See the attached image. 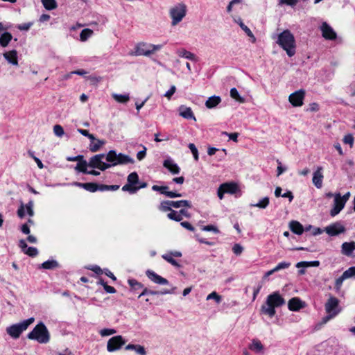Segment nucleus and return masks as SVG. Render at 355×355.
Listing matches in <instances>:
<instances>
[{
  "label": "nucleus",
  "instance_id": "6",
  "mask_svg": "<svg viewBox=\"0 0 355 355\" xmlns=\"http://www.w3.org/2000/svg\"><path fill=\"white\" fill-rule=\"evenodd\" d=\"M35 321L34 318H30L19 323L12 324L6 329L8 334L13 338H18L21 334L27 329L29 325L33 324Z\"/></svg>",
  "mask_w": 355,
  "mask_h": 355
},
{
  "label": "nucleus",
  "instance_id": "18",
  "mask_svg": "<svg viewBox=\"0 0 355 355\" xmlns=\"http://www.w3.org/2000/svg\"><path fill=\"white\" fill-rule=\"evenodd\" d=\"M3 56L9 64L18 66V55L16 50L6 51L3 54Z\"/></svg>",
  "mask_w": 355,
  "mask_h": 355
},
{
  "label": "nucleus",
  "instance_id": "45",
  "mask_svg": "<svg viewBox=\"0 0 355 355\" xmlns=\"http://www.w3.org/2000/svg\"><path fill=\"white\" fill-rule=\"evenodd\" d=\"M116 333L114 329H103L99 331L100 335L102 337L109 336Z\"/></svg>",
  "mask_w": 355,
  "mask_h": 355
},
{
  "label": "nucleus",
  "instance_id": "19",
  "mask_svg": "<svg viewBox=\"0 0 355 355\" xmlns=\"http://www.w3.org/2000/svg\"><path fill=\"white\" fill-rule=\"evenodd\" d=\"M179 114L186 119H193V121H196V118L195 117L191 107H186L184 105H181L179 107Z\"/></svg>",
  "mask_w": 355,
  "mask_h": 355
},
{
  "label": "nucleus",
  "instance_id": "32",
  "mask_svg": "<svg viewBox=\"0 0 355 355\" xmlns=\"http://www.w3.org/2000/svg\"><path fill=\"white\" fill-rule=\"evenodd\" d=\"M171 205L174 208H180V207H191V203L190 201L187 200H181L177 201L171 200Z\"/></svg>",
  "mask_w": 355,
  "mask_h": 355
},
{
  "label": "nucleus",
  "instance_id": "8",
  "mask_svg": "<svg viewBox=\"0 0 355 355\" xmlns=\"http://www.w3.org/2000/svg\"><path fill=\"white\" fill-rule=\"evenodd\" d=\"M105 154H98L92 157L88 162L89 167L105 171L111 167V164L103 162Z\"/></svg>",
  "mask_w": 355,
  "mask_h": 355
},
{
  "label": "nucleus",
  "instance_id": "43",
  "mask_svg": "<svg viewBox=\"0 0 355 355\" xmlns=\"http://www.w3.org/2000/svg\"><path fill=\"white\" fill-rule=\"evenodd\" d=\"M167 217L169 219L177 221V222H180L183 219L182 216H180V214L178 213V211H175V210H171V212H169L167 214Z\"/></svg>",
  "mask_w": 355,
  "mask_h": 355
},
{
  "label": "nucleus",
  "instance_id": "24",
  "mask_svg": "<svg viewBox=\"0 0 355 355\" xmlns=\"http://www.w3.org/2000/svg\"><path fill=\"white\" fill-rule=\"evenodd\" d=\"M226 193L234 194L239 191L237 184L234 182H227L221 184Z\"/></svg>",
  "mask_w": 355,
  "mask_h": 355
},
{
  "label": "nucleus",
  "instance_id": "20",
  "mask_svg": "<svg viewBox=\"0 0 355 355\" xmlns=\"http://www.w3.org/2000/svg\"><path fill=\"white\" fill-rule=\"evenodd\" d=\"M176 53L178 54V55L179 57L184 58H186L187 60H191L193 62L198 61L197 56L194 53H191V51H187L185 49L182 48V49H178L176 51Z\"/></svg>",
  "mask_w": 355,
  "mask_h": 355
},
{
  "label": "nucleus",
  "instance_id": "2",
  "mask_svg": "<svg viewBox=\"0 0 355 355\" xmlns=\"http://www.w3.org/2000/svg\"><path fill=\"white\" fill-rule=\"evenodd\" d=\"M285 304V300L278 292H274L267 297L265 305L261 307V311L270 317H273L275 313V308Z\"/></svg>",
  "mask_w": 355,
  "mask_h": 355
},
{
  "label": "nucleus",
  "instance_id": "31",
  "mask_svg": "<svg viewBox=\"0 0 355 355\" xmlns=\"http://www.w3.org/2000/svg\"><path fill=\"white\" fill-rule=\"evenodd\" d=\"M270 203V199L268 197H263L261 199H260L258 202L255 204H251L250 206L255 207L259 209H266Z\"/></svg>",
  "mask_w": 355,
  "mask_h": 355
},
{
  "label": "nucleus",
  "instance_id": "50",
  "mask_svg": "<svg viewBox=\"0 0 355 355\" xmlns=\"http://www.w3.org/2000/svg\"><path fill=\"white\" fill-rule=\"evenodd\" d=\"M24 206H25V209L27 211V214L30 216H33L34 215L33 202L32 200H31Z\"/></svg>",
  "mask_w": 355,
  "mask_h": 355
},
{
  "label": "nucleus",
  "instance_id": "15",
  "mask_svg": "<svg viewBox=\"0 0 355 355\" xmlns=\"http://www.w3.org/2000/svg\"><path fill=\"white\" fill-rule=\"evenodd\" d=\"M146 274L147 277L155 284L159 285H166L168 284V282L166 279L161 277L153 270H148L146 272Z\"/></svg>",
  "mask_w": 355,
  "mask_h": 355
},
{
  "label": "nucleus",
  "instance_id": "9",
  "mask_svg": "<svg viewBox=\"0 0 355 355\" xmlns=\"http://www.w3.org/2000/svg\"><path fill=\"white\" fill-rule=\"evenodd\" d=\"M305 94L304 89L295 91L289 95L288 101L293 107H301L304 103Z\"/></svg>",
  "mask_w": 355,
  "mask_h": 355
},
{
  "label": "nucleus",
  "instance_id": "46",
  "mask_svg": "<svg viewBox=\"0 0 355 355\" xmlns=\"http://www.w3.org/2000/svg\"><path fill=\"white\" fill-rule=\"evenodd\" d=\"M138 180H139V177H138V175L137 173L135 172H133V173H131L128 176V182L130 184H135L137 183L138 182Z\"/></svg>",
  "mask_w": 355,
  "mask_h": 355
},
{
  "label": "nucleus",
  "instance_id": "13",
  "mask_svg": "<svg viewBox=\"0 0 355 355\" xmlns=\"http://www.w3.org/2000/svg\"><path fill=\"white\" fill-rule=\"evenodd\" d=\"M322 35L326 40H335L336 38V33L334 29L326 22H323L320 26Z\"/></svg>",
  "mask_w": 355,
  "mask_h": 355
},
{
  "label": "nucleus",
  "instance_id": "22",
  "mask_svg": "<svg viewBox=\"0 0 355 355\" xmlns=\"http://www.w3.org/2000/svg\"><path fill=\"white\" fill-rule=\"evenodd\" d=\"M163 166L172 174H178L180 173V167L170 158L164 161Z\"/></svg>",
  "mask_w": 355,
  "mask_h": 355
},
{
  "label": "nucleus",
  "instance_id": "28",
  "mask_svg": "<svg viewBox=\"0 0 355 355\" xmlns=\"http://www.w3.org/2000/svg\"><path fill=\"white\" fill-rule=\"evenodd\" d=\"M12 39V35L9 32H4L0 35V46L5 48L8 46Z\"/></svg>",
  "mask_w": 355,
  "mask_h": 355
},
{
  "label": "nucleus",
  "instance_id": "53",
  "mask_svg": "<svg viewBox=\"0 0 355 355\" xmlns=\"http://www.w3.org/2000/svg\"><path fill=\"white\" fill-rule=\"evenodd\" d=\"M189 148L191 150L195 160L198 161L199 159V156H198V149L196 147V146L193 144H189Z\"/></svg>",
  "mask_w": 355,
  "mask_h": 355
},
{
  "label": "nucleus",
  "instance_id": "40",
  "mask_svg": "<svg viewBox=\"0 0 355 355\" xmlns=\"http://www.w3.org/2000/svg\"><path fill=\"white\" fill-rule=\"evenodd\" d=\"M172 207H173V206L171 205V200H165V201H162L160 203V205L159 206V209L164 212H166V211L171 212V210H173L171 209Z\"/></svg>",
  "mask_w": 355,
  "mask_h": 355
},
{
  "label": "nucleus",
  "instance_id": "23",
  "mask_svg": "<svg viewBox=\"0 0 355 355\" xmlns=\"http://www.w3.org/2000/svg\"><path fill=\"white\" fill-rule=\"evenodd\" d=\"M221 102V98L219 96H212L207 98L205 102V106L208 109L216 107Z\"/></svg>",
  "mask_w": 355,
  "mask_h": 355
},
{
  "label": "nucleus",
  "instance_id": "55",
  "mask_svg": "<svg viewBox=\"0 0 355 355\" xmlns=\"http://www.w3.org/2000/svg\"><path fill=\"white\" fill-rule=\"evenodd\" d=\"M202 231H206V232H214L216 234H218L219 233L218 229L216 226L212 225L203 226L202 227Z\"/></svg>",
  "mask_w": 355,
  "mask_h": 355
},
{
  "label": "nucleus",
  "instance_id": "54",
  "mask_svg": "<svg viewBox=\"0 0 355 355\" xmlns=\"http://www.w3.org/2000/svg\"><path fill=\"white\" fill-rule=\"evenodd\" d=\"M343 142L346 144H349L350 147H352L354 144L353 135L351 134L346 135L343 138Z\"/></svg>",
  "mask_w": 355,
  "mask_h": 355
},
{
  "label": "nucleus",
  "instance_id": "52",
  "mask_svg": "<svg viewBox=\"0 0 355 355\" xmlns=\"http://www.w3.org/2000/svg\"><path fill=\"white\" fill-rule=\"evenodd\" d=\"M189 148L191 150L195 160L198 161L199 159V156H198V149L196 147V146L193 144H189Z\"/></svg>",
  "mask_w": 355,
  "mask_h": 355
},
{
  "label": "nucleus",
  "instance_id": "11",
  "mask_svg": "<svg viewBox=\"0 0 355 355\" xmlns=\"http://www.w3.org/2000/svg\"><path fill=\"white\" fill-rule=\"evenodd\" d=\"M324 231L328 235L335 236L344 233L346 231V229L340 222H336L327 226Z\"/></svg>",
  "mask_w": 355,
  "mask_h": 355
},
{
  "label": "nucleus",
  "instance_id": "12",
  "mask_svg": "<svg viewBox=\"0 0 355 355\" xmlns=\"http://www.w3.org/2000/svg\"><path fill=\"white\" fill-rule=\"evenodd\" d=\"M345 205V202L341 198L340 193H335L334 205L332 209L330 211V215L331 216H336L344 208Z\"/></svg>",
  "mask_w": 355,
  "mask_h": 355
},
{
  "label": "nucleus",
  "instance_id": "60",
  "mask_svg": "<svg viewBox=\"0 0 355 355\" xmlns=\"http://www.w3.org/2000/svg\"><path fill=\"white\" fill-rule=\"evenodd\" d=\"M128 284L132 288H139L142 287V285L135 279H129Z\"/></svg>",
  "mask_w": 355,
  "mask_h": 355
},
{
  "label": "nucleus",
  "instance_id": "27",
  "mask_svg": "<svg viewBox=\"0 0 355 355\" xmlns=\"http://www.w3.org/2000/svg\"><path fill=\"white\" fill-rule=\"evenodd\" d=\"M126 350H134L139 355H146V351L144 346L140 345L129 344L125 346Z\"/></svg>",
  "mask_w": 355,
  "mask_h": 355
},
{
  "label": "nucleus",
  "instance_id": "59",
  "mask_svg": "<svg viewBox=\"0 0 355 355\" xmlns=\"http://www.w3.org/2000/svg\"><path fill=\"white\" fill-rule=\"evenodd\" d=\"M346 279H347V278L344 277V272H343V275L336 280V288L337 290L340 289V288L341 287V286L343 284V281Z\"/></svg>",
  "mask_w": 355,
  "mask_h": 355
},
{
  "label": "nucleus",
  "instance_id": "57",
  "mask_svg": "<svg viewBox=\"0 0 355 355\" xmlns=\"http://www.w3.org/2000/svg\"><path fill=\"white\" fill-rule=\"evenodd\" d=\"M232 251L236 255H240L243 251V248L240 244L236 243L233 246Z\"/></svg>",
  "mask_w": 355,
  "mask_h": 355
},
{
  "label": "nucleus",
  "instance_id": "62",
  "mask_svg": "<svg viewBox=\"0 0 355 355\" xmlns=\"http://www.w3.org/2000/svg\"><path fill=\"white\" fill-rule=\"evenodd\" d=\"M17 215L21 218L25 216V206L22 202L21 203L20 207L17 210Z\"/></svg>",
  "mask_w": 355,
  "mask_h": 355
},
{
  "label": "nucleus",
  "instance_id": "56",
  "mask_svg": "<svg viewBox=\"0 0 355 355\" xmlns=\"http://www.w3.org/2000/svg\"><path fill=\"white\" fill-rule=\"evenodd\" d=\"M24 253L28 254V255H29V256H31V257H34V256L37 254L38 251H37V248H35L28 247L24 251Z\"/></svg>",
  "mask_w": 355,
  "mask_h": 355
},
{
  "label": "nucleus",
  "instance_id": "4",
  "mask_svg": "<svg viewBox=\"0 0 355 355\" xmlns=\"http://www.w3.org/2000/svg\"><path fill=\"white\" fill-rule=\"evenodd\" d=\"M163 44H153L141 42L135 46V51L130 53L132 55L148 57L163 48Z\"/></svg>",
  "mask_w": 355,
  "mask_h": 355
},
{
  "label": "nucleus",
  "instance_id": "49",
  "mask_svg": "<svg viewBox=\"0 0 355 355\" xmlns=\"http://www.w3.org/2000/svg\"><path fill=\"white\" fill-rule=\"evenodd\" d=\"M344 277L347 279L351 277H355V266L349 268L344 272Z\"/></svg>",
  "mask_w": 355,
  "mask_h": 355
},
{
  "label": "nucleus",
  "instance_id": "64",
  "mask_svg": "<svg viewBox=\"0 0 355 355\" xmlns=\"http://www.w3.org/2000/svg\"><path fill=\"white\" fill-rule=\"evenodd\" d=\"M180 225L182 227H183L184 228H185L188 230H190L192 232H193L195 230V228L189 222H187V221L181 222Z\"/></svg>",
  "mask_w": 355,
  "mask_h": 355
},
{
  "label": "nucleus",
  "instance_id": "34",
  "mask_svg": "<svg viewBox=\"0 0 355 355\" xmlns=\"http://www.w3.org/2000/svg\"><path fill=\"white\" fill-rule=\"evenodd\" d=\"M105 144V140L96 139L89 146V150L94 153L97 152L104 144Z\"/></svg>",
  "mask_w": 355,
  "mask_h": 355
},
{
  "label": "nucleus",
  "instance_id": "1",
  "mask_svg": "<svg viewBox=\"0 0 355 355\" xmlns=\"http://www.w3.org/2000/svg\"><path fill=\"white\" fill-rule=\"evenodd\" d=\"M275 43L282 48L288 57H293L296 53V41L291 31L286 29L279 33L271 36Z\"/></svg>",
  "mask_w": 355,
  "mask_h": 355
},
{
  "label": "nucleus",
  "instance_id": "51",
  "mask_svg": "<svg viewBox=\"0 0 355 355\" xmlns=\"http://www.w3.org/2000/svg\"><path fill=\"white\" fill-rule=\"evenodd\" d=\"M215 300L217 303L221 301V297L216 292H212L207 296V300Z\"/></svg>",
  "mask_w": 355,
  "mask_h": 355
},
{
  "label": "nucleus",
  "instance_id": "10",
  "mask_svg": "<svg viewBox=\"0 0 355 355\" xmlns=\"http://www.w3.org/2000/svg\"><path fill=\"white\" fill-rule=\"evenodd\" d=\"M125 343V340L121 336H116L110 338L107 343V350L109 352H113L121 349Z\"/></svg>",
  "mask_w": 355,
  "mask_h": 355
},
{
  "label": "nucleus",
  "instance_id": "38",
  "mask_svg": "<svg viewBox=\"0 0 355 355\" xmlns=\"http://www.w3.org/2000/svg\"><path fill=\"white\" fill-rule=\"evenodd\" d=\"M87 166H89L88 162H87L85 160L81 159L77 164L76 166L75 167V170L86 173L87 172Z\"/></svg>",
  "mask_w": 355,
  "mask_h": 355
},
{
  "label": "nucleus",
  "instance_id": "48",
  "mask_svg": "<svg viewBox=\"0 0 355 355\" xmlns=\"http://www.w3.org/2000/svg\"><path fill=\"white\" fill-rule=\"evenodd\" d=\"M53 132L59 137H61L64 134V129L60 125H55L53 126Z\"/></svg>",
  "mask_w": 355,
  "mask_h": 355
},
{
  "label": "nucleus",
  "instance_id": "37",
  "mask_svg": "<svg viewBox=\"0 0 355 355\" xmlns=\"http://www.w3.org/2000/svg\"><path fill=\"white\" fill-rule=\"evenodd\" d=\"M112 98L120 103H125L130 100L129 94H112Z\"/></svg>",
  "mask_w": 355,
  "mask_h": 355
},
{
  "label": "nucleus",
  "instance_id": "29",
  "mask_svg": "<svg viewBox=\"0 0 355 355\" xmlns=\"http://www.w3.org/2000/svg\"><path fill=\"white\" fill-rule=\"evenodd\" d=\"M249 349L255 353H263V345L259 340L254 339L249 346Z\"/></svg>",
  "mask_w": 355,
  "mask_h": 355
},
{
  "label": "nucleus",
  "instance_id": "44",
  "mask_svg": "<svg viewBox=\"0 0 355 355\" xmlns=\"http://www.w3.org/2000/svg\"><path fill=\"white\" fill-rule=\"evenodd\" d=\"M162 257L170 263L171 265L175 266V267H180L179 263L173 259V257L171 256V254H169L168 253L164 254L162 256Z\"/></svg>",
  "mask_w": 355,
  "mask_h": 355
},
{
  "label": "nucleus",
  "instance_id": "42",
  "mask_svg": "<svg viewBox=\"0 0 355 355\" xmlns=\"http://www.w3.org/2000/svg\"><path fill=\"white\" fill-rule=\"evenodd\" d=\"M93 34V31L89 28L83 29L80 34V39L82 42H85Z\"/></svg>",
  "mask_w": 355,
  "mask_h": 355
},
{
  "label": "nucleus",
  "instance_id": "25",
  "mask_svg": "<svg viewBox=\"0 0 355 355\" xmlns=\"http://www.w3.org/2000/svg\"><path fill=\"white\" fill-rule=\"evenodd\" d=\"M290 230L295 234L300 235L304 232V227L301 223L296 220H292L289 223Z\"/></svg>",
  "mask_w": 355,
  "mask_h": 355
},
{
  "label": "nucleus",
  "instance_id": "36",
  "mask_svg": "<svg viewBox=\"0 0 355 355\" xmlns=\"http://www.w3.org/2000/svg\"><path fill=\"white\" fill-rule=\"evenodd\" d=\"M230 96L240 103H244L245 102V98L241 96L238 90L234 87L230 89Z\"/></svg>",
  "mask_w": 355,
  "mask_h": 355
},
{
  "label": "nucleus",
  "instance_id": "39",
  "mask_svg": "<svg viewBox=\"0 0 355 355\" xmlns=\"http://www.w3.org/2000/svg\"><path fill=\"white\" fill-rule=\"evenodd\" d=\"M105 157L107 160V162H110L111 164V166H116L114 164L116 160V153L114 150H110L107 154L105 155Z\"/></svg>",
  "mask_w": 355,
  "mask_h": 355
},
{
  "label": "nucleus",
  "instance_id": "58",
  "mask_svg": "<svg viewBox=\"0 0 355 355\" xmlns=\"http://www.w3.org/2000/svg\"><path fill=\"white\" fill-rule=\"evenodd\" d=\"M176 91V87L175 85H172L169 90H168L165 94L164 96H166L168 100L171 99V96Z\"/></svg>",
  "mask_w": 355,
  "mask_h": 355
},
{
  "label": "nucleus",
  "instance_id": "17",
  "mask_svg": "<svg viewBox=\"0 0 355 355\" xmlns=\"http://www.w3.org/2000/svg\"><path fill=\"white\" fill-rule=\"evenodd\" d=\"M305 302L302 301L299 297H293L288 302V307L290 311H297L305 307Z\"/></svg>",
  "mask_w": 355,
  "mask_h": 355
},
{
  "label": "nucleus",
  "instance_id": "30",
  "mask_svg": "<svg viewBox=\"0 0 355 355\" xmlns=\"http://www.w3.org/2000/svg\"><path fill=\"white\" fill-rule=\"evenodd\" d=\"M236 22L239 24V25L241 28V29L246 33V35L250 37L252 42L255 43L256 37L254 35V34L252 33V32L251 31V30L243 24V22L242 21V20L241 19H239L236 21Z\"/></svg>",
  "mask_w": 355,
  "mask_h": 355
},
{
  "label": "nucleus",
  "instance_id": "33",
  "mask_svg": "<svg viewBox=\"0 0 355 355\" xmlns=\"http://www.w3.org/2000/svg\"><path fill=\"white\" fill-rule=\"evenodd\" d=\"M76 184L90 192L98 191V184L96 183H76Z\"/></svg>",
  "mask_w": 355,
  "mask_h": 355
},
{
  "label": "nucleus",
  "instance_id": "3",
  "mask_svg": "<svg viewBox=\"0 0 355 355\" xmlns=\"http://www.w3.org/2000/svg\"><path fill=\"white\" fill-rule=\"evenodd\" d=\"M27 338L40 344H46L50 341L51 336L47 327L40 322L28 334Z\"/></svg>",
  "mask_w": 355,
  "mask_h": 355
},
{
  "label": "nucleus",
  "instance_id": "5",
  "mask_svg": "<svg viewBox=\"0 0 355 355\" xmlns=\"http://www.w3.org/2000/svg\"><path fill=\"white\" fill-rule=\"evenodd\" d=\"M187 6L183 3H179L171 7L169 10V15L171 18V25H178L186 16Z\"/></svg>",
  "mask_w": 355,
  "mask_h": 355
},
{
  "label": "nucleus",
  "instance_id": "21",
  "mask_svg": "<svg viewBox=\"0 0 355 355\" xmlns=\"http://www.w3.org/2000/svg\"><path fill=\"white\" fill-rule=\"evenodd\" d=\"M355 250V242H345L341 246V252L346 256H351L352 252Z\"/></svg>",
  "mask_w": 355,
  "mask_h": 355
},
{
  "label": "nucleus",
  "instance_id": "61",
  "mask_svg": "<svg viewBox=\"0 0 355 355\" xmlns=\"http://www.w3.org/2000/svg\"><path fill=\"white\" fill-rule=\"evenodd\" d=\"M297 0H279V5L286 4L291 6H295Z\"/></svg>",
  "mask_w": 355,
  "mask_h": 355
},
{
  "label": "nucleus",
  "instance_id": "41",
  "mask_svg": "<svg viewBox=\"0 0 355 355\" xmlns=\"http://www.w3.org/2000/svg\"><path fill=\"white\" fill-rule=\"evenodd\" d=\"M58 266V263L55 260H48L44 261L42 265L41 268L44 269H53Z\"/></svg>",
  "mask_w": 355,
  "mask_h": 355
},
{
  "label": "nucleus",
  "instance_id": "63",
  "mask_svg": "<svg viewBox=\"0 0 355 355\" xmlns=\"http://www.w3.org/2000/svg\"><path fill=\"white\" fill-rule=\"evenodd\" d=\"M132 184H125L122 187V190L124 191H130V193H135L138 188H133L131 187Z\"/></svg>",
  "mask_w": 355,
  "mask_h": 355
},
{
  "label": "nucleus",
  "instance_id": "26",
  "mask_svg": "<svg viewBox=\"0 0 355 355\" xmlns=\"http://www.w3.org/2000/svg\"><path fill=\"white\" fill-rule=\"evenodd\" d=\"M133 162H134V160L128 155H124L122 153H119V154H116V160L114 164L116 165H118V164H125L133 163Z\"/></svg>",
  "mask_w": 355,
  "mask_h": 355
},
{
  "label": "nucleus",
  "instance_id": "14",
  "mask_svg": "<svg viewBox=\"0 0 355 355\" xmlns=\"http://www.w3.org/2000/svg\"><path fill=\"white\" fill-rule=\"evenodd\" d=\"M323 178V168L318 166L313 172L312 178V182L316 188L320 189L322 187Z\"/></svg>",
  "mask_w": 355,
  "mask_h": 355
},
{
  "label": "nucleus",
  "instance_id": "7",
  "mask_svg": "<svg viewBox=\"0 0 355 355\" xmlns=\"http://www.w3.org/2000/svg\"><path fill=\"white\" fill-rule=\"evenodd\" d=\"M324 309L326 313L328 314L324 318V322H327L336 316L341 311L338 299L334 296H329L324 304Z\"/></svg>",
  "mask_w": 355,
  "mask_h": 355
},
{
  "label": "nucleus",
  "instance_id": "16",
  "mask_svg": "<svg viewBox=\"0 0 355 355\" xmlns=\"http://www.w3.org/2000/svg\"><path fill=\"white\" fill-rule=\"evenodd\" d=\"M168 187L166 186L153 185L152 187V189L153 191H159L162 194H164L166 196L171 198L182 196V195L180 193L168 191Z\"/></svg>",
  "mask_w": 355,
  "mask_h": 355
},
{
  "label": "nucleus",
  "instance_id": "47",
  "mask_svg": "<svg viewBox=\"0 0 355 355\" xmlns=\"http://www.w3.org/2000/svg\"><path fill=\"white\" fill-rule=\"evenodd\" d=\"M290 266H291L290 262L283 261V262L279 263L273 269L275 272H277L281 270L288 268L290 267Z\"/></svg>",
  "mask_w": 355,
  "mask_h": 355
},
{
  "label": "nucleus",
  "instance_id": "35",
  "mask_svg": "<svg viewBox=\"0 0 355 355\" xmlns=\"http://www.w3.org/2000/svg\"><path fill=\"white\" fill-rule=\"evenodd\" d=\"M41 2L47 10H52L58 7V3L55 0H41Z\"/></svg>",
  "mask_w": 355,
  "mask_h": 355
}]
</instances>
